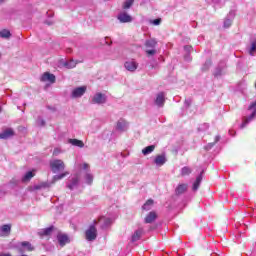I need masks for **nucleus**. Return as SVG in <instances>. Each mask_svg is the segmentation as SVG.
<instances>
[{
	"label": "nucleus",
	"instance_id": "obj_24",
	"mask_svg": "<svg viewBox=\"0 0 256 256\" xmlns=\"http://www.w3.org/2000/svg\"><path fill=\"white\" fill-rule=\"evenodd\" d=\"M155 151V145H150L142 150L143 155H149Z\"/></svg>",
	"mask_w": 256,
	"mask_h": 256
},
{
	"label": "nucleus",
	"instance_id": "obj_13",
	"mask_svg": "<svg viewBox=\"0 0 256 256\" xmlns=\"http://www.w3.org/2000/svg\"><path fill=\"white\" fill-rule=\"evenodd\" d=\"M157 219V212L151 211L149 214L145 217L144 223L149 224L153 223Z\"/></svg>",
	"mask_w": 256,
	"mask_h": 256
},
{
	"label": "nucleus",
	"instance_id": "obj_9",
	"mask_svg": "<svg viewBox=\"0 0 256 256\" xmlns=\"http://www.w3.org/2000/svg\"><path fill=\"white\" fill-rule=\"evenodd\" d=\"M155 105L157 107H164L165 105V92H159L155 99Z\"/></svg>",
	"mask_w": 256,
	"mask_h": 256
},
{
	"label": "nucleus",
	"instance_id": "obj_30",
	"mask_svg": "<svg viewBox=\"0 0 256 256\" xmlns=\"http://www.w3.org/2000/svg\"><path fill=\"white\" fill-rule=\"evenodd\" d=\"M117 129L119 131H123V129H125V121L124 120L117 122Z\"/></svg>",
	"mask_w": 256,
	"mask_h": 256
},
{
	"label": "nucleus",
	"instance_id": "obj_41",
	"mask_svg": "<svg viewBox=\"0 0 256 256\" xmlns=\"http://www.w3.org/2000/svg\"><path fill=\"white\" fill-rule=\"evenodd\" d=\"M41 125H42V127L45 126V121L44 120L41 121Z\"/></svg>",
	"mask_w": 256,
	"mask_h": 256
},
{
	"label": "nucleus",
	"instance_id": "obj_10",
	"mask_svg": "<svg viewBox=\"0 0 256 256\" xmlns=\"http://www.w3.org/2000/svg\"><path fill=\"white\" fill-rule=\"evenodd\" d=\"M15 136V130L12 128H7L2 133H0V139H10V137Z\"/></svg>",
	"mask_w": 256,
	"mask_h": 256
},
{
	"label": "nucleus",
	"instance_id": "obj_27",
	"mask_svg": "<svg viewBox=\"0 0 256 256\" xmlns=\"http://www.w3.org/2000/svg\"><path fill=\"white\" fill-rule=\"evenodd\" d=\"M0 37H2V39H9V37H11V32L7 29H4L0 31Z\"/></svg>",
	"mask_w": 256,
	"mask_h": 256
},
{
	"label": "nucleus",
	"instance_id": "obj_17",
	"mask_svg": "<svg viewBox=\"0 0 256 256\" xmlns=\"http://www.w3.org/2000/svg\"><path fill=\"white\" fill-rule=\"evenodd\" d=\"M98 221L99 223H102L101 229H107V227H111L112 222L110 218L101 217Z\"/></svg>",
	"mask_w": 256,
	"mask_h": 256
},
{
	"label": "nucleus",
	"instance_id": "obj_33",
	"mask_svg": "<svg viewBox=\"0 0 256 256\" xmlns=\"http://www.w3.org/2000/svg\"><path fill=\"white\" fill-rule=\"evenodd\" d=\"M209 67H211V62H205L204 66L202 67V71H207V69H209Z\"/></svg>",
	"mask_w": 256,
	"mask_h": 256
},
{
	"label": "nucleus",
	"instance_id": "obj_4",
	"mask_svg": "<svg viewBox=\"0 0 256 256\" xmlns=\"http://www.w3.org/2000/svg\"><path fill=\"white\" fill-rule=\"evenodd\" d=\"M50 169H52L53 173L63 171L65 169V162H63V160L56 159L50 163Z\"/></svg>",
	"mask_w": 256,
	"mask_h": 256
},
{
	"label": "nucleus",
	"instance_id": "obj_2",
	"mask_svg": "<svg viewBox=\"0 0 256 256\" xmlns=\"http://www.w3.org/2000/svg\"><path fill=\"white\" fill-rule=\"evenodd\" d=\"M35 249V246L31 244L29 241H22L19 243V246L17 248L18 253H31Z\"/></svg>",
	"mask_w": 256,
	"mask_h": 256
},
{
	"label": "nucleus",
	"instance_id": "obj_11",
	"mask_svg": "<svg viewBox=\"0 0 256 256\" xmlns=\"http://www.w3.org/2000/svg\"><path fill=\"white\" fill-rule=\"evenodd\" d=\"M154 163L155 165L161 167L165 165V163H167V157L165 156V154L157 155L156 158L154 159Z\"/></svg>",
	"mask_w": 256,
	"mask_h": 256
},
{
	"label": "nucleus",
	"instance_id": "obj_40",
	"mask_svg": "<svg viewBox=\"0 0 256 256\" xmlns=\"http://www.w3.org/2000/svg\"><path fill=\"white\" fill-rule=\"evenodd\" d=\"M0 256H11V254L7 253V254H0Z\"/></svg>",
	"mask_w": 256,
	"mask_h": 256
},
{
	"label": "nucleus",
	"instance_id": "obj_20",
	"mask_svg": "<svg viewBox=\"0 0 256 256\" xmlns=\"http://www.w3.org/2000/svg\"><path fill=\"white\" fill-rule=\"evenodd\" d=\"M255 114H253V112L251 113L250 116L248 117H244L243 122L241 124V129H244V127H247V125L249 124L250 121H253V119H255Z\"/></svg>",
	"mask_w": 256,
	"mask_h": 256
},
{
	"label": "nucleus",
	"instance_id": "obj_5",
	"mask_svg": "<svg viewBox=\"0 0 256 256\" xmlns=\"http://www.w3.org/2000/svg\"><path fill=\"white\" fill-rule=\"evenodd\" d=\"M92 103L95 105H103V103H107V96L103 93H96L92 98Z\"/></svg>",
	"mask_w": 256,
	"mask_h": 256
},
{
	"label": "nucleus",
	"instance_id": "obj_19",
	"mask_svg": "<svg viewBox=\"0 0 256 256\" xmlns=\"http://www.w3.org/2000/svg\"><path fill=\"white\" fill-rule=\"evenodd\" d=\"M68 143H70V145H73L74 147H80V149H83V147H85V143H83V141L79 139H69Z\"/></svg>",
	"mask_w": 256,
	"mask_h": 256
},
{
	"label": "nucleus",
	"instance_id": "obj_26",
	"mask_svg": "<svg viewBox=\"0 0 256 256\" xmlns=\"http://www.w3.org/2000/svg\"><path fill=\"white\" fill-rule=\"evenodd\" d=\"M192 173V170L191 168L187 167V166H184L182 169H181V176L182 177H186V175H191Z\"/></svg>",
	"mask_w": 256,
	"mask_h": 256
},
{
	"label": "nucleus",
	"instance_id": "obj_3",
	"mask_svg": "<svg viewBox=\"0 0 256 256\" xmlns=\"http://www.w3.org/2000/svg\"><path fill=\"white\" fill-rule=\"evenodd\" d=\"M85 237L87 241H95V239H97V227L90 225L85 231Z\"/></svg>",
	"mask_w": 256,
	"mask_h": 256
},
{
	"label": "nucleus",
	"instance_id": "obj_15",
	"mask_svg": "<svg viewBox=\"0 0 256 256\" xmlns=\"http://www.w3.org/2000/svg\"><path fill=\"white\" fill-rule=\"evenodd\" d=\"M188 188V184H179L175 189V193L176 195H183V193H187Z\"/></svg>",
	"mask_w": 256,
	"mask_h": 256
},
{
	"label": "nucleus",
	"instance_id": "obj_42",
	"mask_svg": "<svg viewBox=\"0 0 256 256\" xmlns=\"http://www.w3.org/2000/svg\"><path fill=\"white\" fill-rule=\"evenodd\" d=\"M2 3H5V0H0V5H1Z\"/></svg>",
	"mask_w": 256,
	"mask_h": 256
},
{
	"label": "nucleus",
	"instance_id": "obj_12",
	"mask_svg": "<svg viewBox=\"0 0 256 256\" xmlns=\"http://www.w3.org/2000/svg\"><path fill=\"white\" fill-rule=\"evenodd\" d=\"M125 69H127V71H137V67H139V64H137V62L135 61H128L125 62L124 64Z\"/></svg>",
	"mask_w": 256,
	"mask_h": 256
},
{
	"label": "nucleus",
	"instance_id": "obj_22",
	"mask_svg": "<svg viewBox=\"0 0 256 256\" xmlns=\"http://www.w3.org/2000/svg\"><path fill=\"white\" fill-rule=\"evenodd\" d=\"M53 229H55V227H53V226H50V227H48V228H45V229H43V230H41V231L39 232V235H42V236H49V235H51V233H53Z\"/></svg>",
	"mask_w": 256,
	"mask_h": 256
},
{
	"label": "nucleus",
	"instance_id": "obj_35",
	"mask_svg": "<svg viewBox=\"0 0 256 256\" xmlns=\"http://www.w3.org/2000/svg\"><path fill=\"white\" fill-rule=\"evenodd\" d=\"M153 25H161V18L153 20Z\"/></svg>",
	"mask_w": 256,
	"mask_h": 256
},
{
	"label": "nucleus",
	"instance_id": "obj_38",
	"mask_svg": "<svg viewBox=\"0 0 256 256\" xmlns=\"http://www.w3.org/2000/svg\"><path fill=\"white\" fill-rule=\"evenodd\" d=\"M224 25L225 27H229V25H231V20H226Z\"/></svg>",
	"mask_w": 256,
	"mask_h": 256
},
{
	"label": "nucleus",
	"instance_id": "obj_16",
	"mask_svg": "<svg viewBox=\"0 0 256 256\" xmlns=\"http://www.w3.org/2000/svg\"><path fill=\"white\" fill-rule=\"evenodd\" d=\"M203 181V171L199 176H197L195 182L193 183L192 190L197 191L201 185V182Z\"/></svg>",
	"mask_w": 256,
	"mask_h": 256
},
{
	"label": "nucleus",
	"instance_id": "obj_7",
	"mask_svg": "<svg viewBox=\"0 0 256 256\" xmlns=\"http://www.w3.org/2000/svg\"><path fill=\"white\" fill-rule=\"evenodd\" d=\"M117 19L120 23H131V21H133V18L127 12H121L117 16Z\"/></svg>",
	"mask_w": 256,
	"mask_h": 256
},
{
	"label": "nucleus",
	"instance_id": "obj_14",
	"mask_svg": "<svg viewBox=\"0 0 256 256\" xmlns=\"http://www.w3.org/2000/svg\"><path fill=\"white\" fill-rule=\"evenodd\" d=\"M41 81H43V82L49 81V83H55L56 78L53 74H51L49 72H45L41 77Z\"/></svg>",
	"mask_w": 256,
	"mask_h": 256
},
{
	"label": "nucleus",
	"instance_id": "obj_34",
	"mask_svg": "<svg viewBox=\"0 0 256 256\" xmlns=\"http://www.w3.org/2000/svg\"><path fill=\"white\" fill-rule=\"evenodd\" d=\"M86 181H87V183H89V184L93 183V175L87 174V175H86Z\"/></svg>",
	"mask_w": 256,
	"mask_h": 256
},
{
	"label": "nucleus",
	"instance_id": "obj_8",
	"mask_svg": "<svg viewBox=\"0 0 256 256\" xmlns=\"http://www.w3.org/2000/svg\"><path fill=\"white\" fill-rule=\"evenodd\" d=\"M57 240L61 247H65L68 243H71V240L67 234H58Z\"/></svg>",
	"mask_w": 256,
	"mask_h": 256
},
{
	"label": "nucleus",
	"instance_id": "obj_43",
	"mask_svg": "<svg viewBox=\"0 0 256 256\" xmlns=\"http://www.w3.org/2000/svg\"><path fill=\"white\" fill-rule=\"evenodd\" d=\"M76 64H72L71 67H75Z\"/></svg>",
	"mask_w": 256,
	"mask_h": 256
},
{
	"label": "nucleus",
	"instance_id": "obj_36",
	"mask_svg": "<svg viewBox=\"0 0 256 256\" xmlns=\"http://www.w3.org/2000/svg\"><path fill=\"white\" fill-rule=\"evenodd\" d=\"M77 183H78V180H77V178H75V179L73 180L72 185H69V186H68L69 189H73V186L77 185Z\"/></svg>",
	"mask_w": 256,
	"mask_h": 256
},
{
	"label": "nucleus",
	"instance_id": "obj_44",
	"mask_svg": "<svg viewBox=\"0 0 256 256\" xmlns=\"http://www.w3.org/2000/svg\"><path fill=\"white\" fill-rule=\"evenodd\" d=\"M94 225H97V221H94Z\"/></svg>",
	"mask_w": 256,
	"mask_h": 256
},
{
	"label": "nucleus",
	"instance_id": "obj_29",
	"mask_svg": "<svg viewBox=\"0 0 256 256\" xmlns=\"http://www.w3.org/2000/svg\"><path fill=\"white\" fill-rule=\"evenodd\" d=\"M134 0H126L123 4V9H131L133 6Z\"/></svg>",
	"mask_w": 256,
	"mask_h": 256
},
{
	"label": "nucleus",
	"instance_id": "obj_23",
	"mask_svg": "<svg viewBox=\"0 0 256 256\" xmlns=\"http://www.w3.org/2000/svg\"><path fill=\"white\" fill-rule=\"evenodd\" d=\"M69 175V172H64L59 175L53 176L52 183H57V181H61V179H64V177H67Z\"/></svg>",
	"mask_w": 256,
	"mask_h": 256
},
{
	"label": "nucleus",
	"instance_id": "obj_31",
	"mask_svg": "<svg viewBox=\"0 0 256 256\" xmlns=\"http://www.w3.org/2000/svg\"><path fill=\"white\" fill-rule=\"evenodd\" d=\"M255 51H256V40L253 41L252 44H251V48H250V51H249L250 55H253V53H255Z\"/></svg>",
	"mask_w": 256,
	"mask_h": 256
},
{
	"label": "nucleus",
	"instance_id": "obj_18",
	"mask_svg": "<svg viewBox=\"0 0 256 256\" xmlns=\"http://www.w3.org/2000/svg\"><path fill=\"white\" fill-rule=\"evenodd\" d=\"M142 235H143V228L136 230L131 238L132 243L139 241V239H141Z\"/></svg>",
	"mask_w": 256,
	"mask_h": 256
},
{
	"label": "nucleus",
	"instance_id": "obj_1",
	"mask_svg": "<svg viewBox=\"0 0 256 256\" xmlns=\"http://www.w3.org/2000/svg\"><path fill=\"white\" fill-rule=\"evenodd\" d=\"M145 47H146V55L147 57H153V55L157 54V50L155 47H157V40L155 39H149L145 41Z\"/></svg>",
	"mask_w": 256,
	"mask_h": 256
},
{
	"label": "nucleus",
	"instance_id": "obj_37",
	"mask_svg": "<svg viewBox=\"0 0 256 256\" xmlns=\"http://www.w3.org/2000/svg\"><path fill=\"white\" fill-rule=\"evenodd\" d=\"M59 153H61V150L59 148H55L53 151V155L57 156V155H59Z\"/></svg>",
	"mask_w": 256,
	"mask_h": 256
},
{
	"label": "nucleus",
	"instance_id": "obj_45",
	"mask_svg": "<svg viewBox=\"0 0 256 256\" xmlns=\"http://www.w3.org/2000/svg\"><path fill=\"white\" fill-rule=\"evenodd\" d=\"M0 113H1V107H0Z\"/></svg>",
	"mask_w": 256,
	"mask_h": 256
},
{
	"label": "nucleus",
	"instance_id": "obj_28",
	"mask_svg": "<svg viewBox=\"0 0 256 256\" xmlns=\"http://www.w3.org/2000/svg\"><path fill=\"white\" fill-rule=\"evenodd\" d=\"M1 229H2V233L10 234L11 233V224H4Z\"/></svg>",
	"mask_w": 256,
	"mask_h": 256
},
{
	"label": "nucleus",
	"instance_id": "obj_6",
	"mask_svg": "<svg viewBox=\"0 0 256 256\" xmlns=\"http://www.w3.org/2000/svg\"><path fill=\"white\" fill-rule=\"evenodd\" d=\"M87 91V86L77 87L72 91L73 99H77L79 97H83Z\"/></svg>",
	"mask_w": 256,
	"mask_h": 256
},
{
	"label": "nucleus",
	"instance_id": "obj_39",
	"mask_svg": "<svg viewBox=\"0 0 256 256\" xmlns=\"http://www.w3.org/2000/svg\"><path fill=\"white\" fill-rule=\"evenodd\" d=\"M83 169H89V164L84 163V164H83Z\"/></svg>",
	"mask_w": 256,
	"mask_h": 256
},
{
	"label": "nucleus",
	"instance_id": "obj_25",
	"mask_svg": "<svg viewBox=\"0 0 256 256\" xmlns=\"http://www.w3.org/2000/svg\"><path fill=\"white\" fill-rule=\"evenodd\" d=\"M153 199H149L146 203L142 206L143 211H150L151 207H153Z\"/></svg>",
	"mask_w": 256,
	"mask_h": 256
},
{
	"label": "nucleus",
	"instance_id": "obj_21",
	"mask_svg": "<svg viewBox=\"0 0 256 256\" xmlns=\"http://www.w3.org/2000/svg\"><path fill=\"white\" fill-rule=\"evenodd\" d=\"M33 177H35V173H33L32 171H28L24 177H22V183H29V181H31V179H33Z\"/></svg>",
	"mask_w": 256,
	"mask_h": 256
},
{
	"label": "nucleus",
	"instance_id": "obj_32",
	"mask_svg": "<svg viewBox=\"0 0 256 256\" xmlns=\"http://www.w3.org/2000/svg\"><path fill=\"white\" fill-rule=\"evenodd\" d=\"M45 187H47V183L43 182L40 185L34 186V189H36V191H39L40 189H43Z\"/></svg>",
	"mask_w": 256,
	"mask_h": 256
}]
</instances>
